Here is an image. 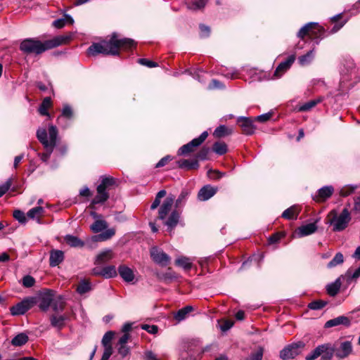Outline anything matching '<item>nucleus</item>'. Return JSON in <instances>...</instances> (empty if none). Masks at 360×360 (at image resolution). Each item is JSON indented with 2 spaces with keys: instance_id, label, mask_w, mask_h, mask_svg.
<instances>
[{
  "instance_id": "de8ad7c7",
  "label": "nucleus",
  "mask_w": 360,
  "mask_h": 360,
  "mask_svg": "<svg viewBox=\"0 0 360 360\" xmlns=\"http://www.w3.org/2000/svg\"><path fill=\"white\" fill-rule=\"evenodd\" d=\"M115 180L114 178L110 176H105L102 178L101 182L99 185L105 190L108 191L111 188L112 186L115 185Z\"/></svg>"
},
{
  "instance_id": "5701e85b",
  "label": "nucleus",
  "mask_w": 360,
  "mask_h": 360,
  "mask_svg": "<svg viewBox=\"0 0 360 360\" xmlns=\"http://www.w3.org/2000/svg\"><path fill=\"white\" fill-rule=\"evenodd\" d=\"M109 198L108 191L103 188L100 185L97 187V195L93 199V204H99L105 202Z\"/></svg>"
},
{
  "instance_id": "58836bf2",
  "label": "nucleus",
  "mask_w": 360,
  "mask_h": 360,
  "mask_svg": "<svg viewBox=\"0 0 360 360\" xmlns=\"http://www.w3.org/2000/svg\"><path fill=\"white\" fill-rule=\"evenodd\" d=\"M28 341V337L25 333H20L12 339L11 343L14 346L20 347Z\"/></svg>"
},
{
  "instance_id": "9d476101",
  "label": "nucleus",
  "mask_w": 360,
  "mask_h": 360,
  "mask_svg": "<svg viewBox=\"0 0 360 360\" xmlns=\"http://www.w3.org/2000/svg\"><path fill=\"white\" fill-rule=\"evenodd\" d=\"M237 123L240 127L243 133L246 135L254 134L256 129L253 121L249 117H239L237 119Z\"/></svg>"
},
{
  "instance_id": "338daca9",
  "label": "nucleus",
  "mask_w": 360,
  "mask_h": 360,
  "mask_svg": "<svg viewBox=\"0 0 360 360\" xmlns=\"http://www.w3.org/2000/svg\"><path fill=\"white\" fill-rule=\"evenodd\" d=\"M271 116H272L271 112H267V113H264V114L260 115L259 116H257L255 118V120L260 122H265L268 121L271 117Z\"/></svg>"
},
{
  "instance_id": "8fccbe9b",
  "label": "nucleus",
  "mask_w": 360,
  "mask_h": 360,
  "mask_svg": "<svg viewBox=\"0 0 360 360\" xmlns=\"http://www.w3.org/2000/svg\"><path fill=\"white\" fill-rule=\"evenodd\" d=\"M52 308L55 311H62L65 307V302L63 299L59 296L56 299L53 298V301L51 304Z\"/></svg>"
},
{
  "instance_id": "5fc2aeb1",
  "label": "nucleus",
  "mask_w": 360,
  "mask_h": 360,
  "mask_svg": "<svg viewBox=\"0 0 360 360\" xmlns=\"http://www.w3.org/2000/svg\"><path fill=\"white\" fill-rule=\"evenodd\" d=\"M326 304V302H325L322 300H317V301H314V302L309 303L308 307L311 309L318 310V309H321L323 307H324Z\"/></svg>"
},
{
  "instance_id": "a18cd8bd",
  "label": "nucleus",
  "mask_w": 360,
  "mask_h": 360,
  "mask_svg": "<svg viewBox=\"0 0 360 360\" xmlns=\"http://www.w3.org/2000/svg\"><path fill=\"white\" fill-rule=\"evenodd\" d=\"M314 57V50L309 51L307 54L303 55L298 58L299 63L301 65L309 64Z\"/></svg>"
},
{
  "instance_id": "864d4df0",
  "label": "nucleus",
  "mask_w": 360,
  "mask_h": 360,
  "mask_svg": "<svg viewBox=\"0 0 360 360\" xmlns=\"http://www.w3.org/2000/svg\"><path fill=\"white\" fill-rule=\"evenodd\" d=\"M115 333L112 331H108L105 333L102 339V345L104 347H112L110 342L114 337Z\"/></svg>"
},
{
  "instance_id": "f257e3e1",
  "label": "nucleus",
  "mask_w": 360,
  "mask_h": 360,
  "mask_svg": "<svg viewBox=\"0 0 360 360\" xmlns=\"http://www.w3.org/2000/svg\"><path fill=\"white\" fill-rule=\"evenodd\" d=\"M136 43L129 38L119 39L116 33H113L110 39L103 40L99 43H94L87 50L91 56H96L98 53L104 55H118L120 49L124 51H129L135 47Z\"/></svg>"
},
{
  "instance_id": "72a5a7b5",
  "label": "nucleus",
  "mask_w": 360,
  "mask_h": 360,
  "mask_svg": "<svg viewBox=\"0 0 360 360\" xmlns=\"http://www.w3.org/2000/svg\"><path fill=\"white\" fill-rule=\"evenodd\" d=\"M115 234L114 229H106L103 233L94 236L96 241H105L111 238Z\"/></svg>"
},
{
  "instance_id": "69168bd1",
  "label": "nucleus",
  "mask_w": 360,
  "mask_h": 360,
  "mask_svg": "<svg viewBox=\"0 0 360 360\" xmlns=\"http://www.w3.org/2000/svg\"><path fill=\"white\" fill-rule=\"evenodd\" d=\"M283 236L284 234L282 233H276L269 238V243L271 244L276 243L278 242Z\"/></svg>"
},
{
  "instance_id": "f704fd0d",
  "label": "nucleus",
  "mask_w": 360,
  "mask_h": 360,
  "mask_svg": "<svg viewBox=\"0 0 360 360\" xmlns=\"http://www.w3.org/2000/svg\"><path fill=\"white\" fill-rule=\"evenodd\" d=\"M189 191L186 189H183L178 198L176 200V202H175V206L176 207L179 208V207H183L185 204H186V202L189 196Z\"/></svg>"
},
{
  "instance_id": "09e8293b",
  "label": "nucleus",
  "mask_w": 360,
  "mask_h": 360,
  "mask_svg": "<svg viewBox=\"0 0 360 360\" xmlns=\"http://www.w3.org/2000/svg\"><path fill=\"white\" fill-rule=\"evenodd\" d=\"M73 116V112L71 108V107L69 105H64L61 115L58 118V122L60 123L61 119L63 117L67 118V119H71Z\"/></svg>"
},
{
  "instance_id": "1a4fd4ad",
  "label": "nucleus",
  "mask_w": 360,
  "mask_h": 360,
  "mask_svg": "<svg viewBox=\"0 0 360 360\" xmlns=\"http://www.w3.org/2000/svg\"><path fill=\"white\" fill-rule=\"evenodd\" d=\"M35 304L34 298H27L11 308V313L13 316L22 315L26 313Z\"/></svg>"
},
{
  "instance_id": "680f3d73",
  "label": "nucleus",
  "mask_w": 360,
  "mask_h": 360,
  "mask_svg": "<svg viewBox=\"0 0 360 360\" xmlns=\"http://www.w3.org/2000/svg\"><path fill=\"white\" fill-rule=\"evenodd\" d=\"M334 353V349L332 348L331 345H328V349H327L323 354L321 355V360H330L333 354Z\"/></svg>"
},
{
  "instance_id": "bb28decb",
  "label": "nucleus",
  "mask_w": 360,
  "mask_h": 360,
  "mask_svg": "<svg viewBox=\"0 0 360 360\" xmlns=\"http://www.w3.org/2000/svg\"><path fill=\"white\" fill-rule=\"evenodd\" d=\"M113 257L112 251L110 249L105 250L99 253L96 259V264H101L110 261Z\"/></svg>"
},
{
  "instance_id": "0e129e2a",
  "label": "nucleus",
  "mask_w": 360,
  "mask_h": 360,
  "mask_svg": "<svg viewBox=\"0 0 360 360\" xmlns=\"http://www.w3.org/2000/svg\"><path fill=\"white\" fill-rule=\"evenodd\" d=\"M173 160V158L171 155H166L162 158L155 165V167H162L166 165L169 162Z\"/></svg>"
},
{
  "instance_id": "052dcab7",
  "label": "nucleus",
  "mask_w": 360,
  "mask_h": 360,
  "mask_svg": "<svg viewBox=\"0 0 360 360\" xmlns=\"http://www.w3.org/2000/svg\"><path fill=\"white\" fill-rule=\"evenodd\" d=\"M13 217L20 223H25L27 220L25 213L20 210H15Z\"/></svg>"
},
{
  "instance_id": "9b49d317",
  "label": "nucleus",
  "mask_w": 360,
  "mask_h": 360,
  "mask_svg": "<svg viewBox=\"0 0 360 360\" xmlns=\"http://www.w3.org/2000/svg\"><path fill=\"white\" fill-rule=\"evenodd\" d=\"M54 294L53 291L50 290H46L42 293H41L39 296V308L43 311H46L51 305L52 302L53 301Z\"/></svg>"
},
{
  "instance_id": "c03bdc74",
  "label": "nucleus",
  "mask_w": 360,
  "mask_h": 360,
  "mask_svg": "<svg viewBox=\"0 0 360 360\" xmlns=\"http://www.w3.org/2000/svg\"><path fill=\"white\" fill-rule=\"evenodd\" d=\"M357 188L356 185H345L340 188L339 194L342 197H347L353 193Z\"/></svg>"
},
{
  "instance_id": "c85d7f7f",
  "label": "nucleus",
  "mask_w": 360,
  "mask_h": 360,
  "mask_svg": "<svg viewBox=\"0 0 360 360\" xmlns=\"http://www.w3.org/2000/svg\"><path fill=\"white\" fill-rule=\"evenodd\" d=\"M323 97H319L316 99L311 100L303 105H300L298 108V110L300 112L309 111L314 107H315L317 104L320 103L323 101Z\"/></svg>"
},
{
  "instance_id": "4468645a",
  "label": "nucleus",
  "mask_w": 360,
  "mask_h": 360,
  "mask_svg": "<svg viewBox=\"0 0 360 360\" xmlns=\"http://www.w3.org/2000/svg\"><path fill=\"white\" fill-rule=\"evenodd\" d=\"M334 192V188L332 186H326L318 190L317 194L314 197L316 202H324L328 199Z\"/></svg>"
},
{
  "instance_id": "2eb2a0df",
  "label": "nucleus",
  "mask_w": 360,
  "mask_h": 360,
  "mask_svg": "<svg viewBox=\"0 0 360 360\" xmlns=\"http://www.w3.org/2000/svg\"><path fill=\"white\" fill-rule=\"evenodd\" d=\"M118 273L121 278L127 283H133L135 278L134 270L126 265L118 267Z\"/></svg>"
},
{
  "instance_id": "6e6d98bb",
  "label": "nucleus",
  "mask_w": 360,
  "mask_h": 360,
  "mask_svg": "<svg viewBox=\"0 0 360 360\" xmlns=\"http://www.w3.org/2000/svg\"><path fill=\"white\" fill-rule=\"evenodd\" d=\"M263 356V349L259 348L257 351L252 353L245 360H262Z\"/></svg>"
},
{
  "instance_id": "13d9d810",
  "label": "nucleus",
  "mask_w": 360,
  "mask_h": 360,
  "mask_svg": "<svg viewBox=\"0 0 360 360\" xmlns=\"http://www.w3.org/2000/svg\"><path fill=\"white\" fill-rule=\"evenodd\" d=\"M177 276L174 272H173L170 269H168V271L162 274V278L166 281L169 282L176 278Z\"/></svg>"
},
{
  "instance_id": "774afa93",
  "label": "nucleus",
  "mask_w": 360,
  "mask_h": 360,
  "mask_svg": "<svg viewBox=\"0 0 360 360\" xmlns=\"http://www.w3.org/2000/svg\"><path fill=\"white\" fill-rule=\"evenodd\" d=\"M112 354V347H104V352L101 357V360H108Z\"/></svg>"
},
{
  "instance_id": "20e7f679",
  "label": "nucleus",
  "mask_w": 360,
  "mask_h": 360,
  "mask_svg": "<svg viewBox=\"0 0 360 360\" xmlns=\"http://www.w3.org/2000/svg\"><path fill=\"white\" fill-rule=\"evenodd\" d=\"M328 224L333 226V231H342L349 225L352 217L347 208H344L340 213L335 210H331L327 216Z\"/></svg>"
},
{
  "instance_id": "393cba45",
  "label": "nucleus",
  "mask_w": 360,
  "mask_h": 360,
  "mask_svg": "<svg viewBox=\"0 0 360 360\" xmlns=\"http://www.w3.org/2000/svg\"><path fill=\"white\" fill-rule=\"evenodd\" d=\"M179 220V214L176 210L172 212L167 220L165 221V225L167 226V230L172 232L174 228L177 225Z\"/></svg>"
},
{
  "instance_id": "f3484780",
  "label": "nucleus",
  "mask_w": 360,
  "mask_h": 360,
  "mask_svg": "<svg viewBox=\"0 0 360 360\" xmlns=\"http://www.w3.org/2000/svg\"><path fill=\"white\" fill-rule=\"evenodd\" d=\"M317 230V226L315 223H310L299 227L295 234L298 238L309 236L314 233Z\"/></svg>"
},
{
  "instance_id": "c756f323",
  "label": "nucleus",
  "mask_w": 360,
  "mask_h": 360,
  "mask_svg": "<svg viewBox=\"0 0 360 360\" xmlns=\"http://www.w3.org/2000/svg\"><path fill=\"white\" fill-rule=\"evenodd\" d=\"M65 240L68 245L73 248H82L84 245V243L79 238L72 235L66 236Z\"/></svg>"
},
{
  "instance_id": "7c9ffc66",
  "label": "nucleus",
  "mask_w": 360,
  "mask_h": 360,
  "mask_svg": "<svg viewBox=\"0 0 360 360\" xmlns=\"http://www.w3.org/2000/svg\"><path fill=\"white\" fill-rule=\"evenodd\" d=\"M108 227V224L105 220L103 219H96L94 224H92L90 226L91 230L94 233H99Z\"/></svg>"
},
{
  "instance_id": "4c0bfd02",
  "label": "nucleus",
  "mask_w": 360,
  "mask_h": 360,
  "mask_svg": "<svg viewBox=\"0 0 360 360\" xmlns=\"http://www.w3.org/2000/svg\"><path fill=\"white\" fill-rule=\"evenodd\" d=\"M44 208L41 206L35 207L30 210L27 213V216L30 219H39L44 213Z\"/></svg>"
},
{
  "instance_id": "b1692460",
  "label": "nucleus",
  "mask_w": 360,
  "mask_h": 360,
  "mask_svg": "<svg viewBox=\"0 0 360 360\" xmlns=\"http://www.w3.org/2000/svg\"><path fill=\"white\" fill-rule=\"evenodd\" d=\"M176 165L179 168L187 170L197 169L199 167V163L197 160H180L176 162Z\"/></svg>"
},
{
  "instance_id": "7ed1b4c3",
  "label": "nucleus",
  "mask_w": 360,
  "mask_h": 360,
  "mask_svg": "<svg viewBox=\"0 0 360 360\" xmlns=\"http://www.w3.org/2000/svg\"><path fill=\"white\" fill-rule=\"evenodd\" d=\"M58 130L55 126L51 125L49 127V134L45 129H39L37 131V137L44 146L46 153L40 155L43 162H46L56 145Z\"/></svg>"
},
{
  "instance_id": "412c9836",
  "label": "nucleus",
  "mask_w": 360,
  "mask_h": 360,
  "mask_svg": "<svg viewBox=\"0 0 360 360\" xmlns=\"http://www.w3.org/2000/svg\"><path fill=\"white\" fill-rule=\"evenodd\" d=\"M349 324L350 321L347 317L340 316L326 321L325 323V328H332L340 325L348 326Z\"/></svg>"
},
{
  "instance_id": "0eeeda50",
  "label": "nucleus",
  "mask_w": 360,
  "mask_h": 360,
  "mask_svg": "<svg viewBox=\"0 0 360 360\" xmlns=\"http://www.w3.org/2000/svg\"><path fill=\"white\" fill-rule=\"evenodd\" d=\"M208 133L207 131L202 132L199 137L193 139L189 143L182 146L178 150L179 155H185L195 150V148L198 147L207 137Z\"/></svg>"
},
{
  "instance_id": "e433bc0d",
  "label": "nucleus",
  "mask_w": 360,
  "mask_h": 360,
  "mask_svg": "<svg viewBox=\"0 0 360 360\" xmlns=\"http://www.w3.org/2000/svg\"><path fill=\"white\" fill-rule=\"evenodd\" d=\"M117 270L115 266L110 265L102 269L101 276L105 278H114L117 276Z\"/></svg>"
},
{
  "instance_id": "e2e57ef3",
  "label": "nucleus",
  "mask_w": 360,
  "mask_h": 360,
  "mask_svg": "<svg viewBox=\"0 0 360 360\" xmlns=\"http://www.w3.org/2000/svg\"><path fill=\"white\" fill-rule=\"evenodd\" d=\"M210 152V148L203 147L197 154L196 158L199 160H204L207 159V155Z\"/></svg>"
},
{
  "instance_id": "4be33fe9",
  "label": "nucleus",
  "mask_w": 360,
  "mask_h": 360,
  "mask_svg": "<svg viewBox=\"0 0 360 360\" xmlns=\"http://www.w3.org/2000/svg\"><path fill=\"white\" fill-rule=\"evenodd\" d=\"M344 278H345V285L347 287L351 284L352 282H356V280L360 277V266L353 271L349 269L345 274H343Z\"/></svg>"
},
{
  "instance_id": "c9c22d12",
  "label": "nucleus",
  "mask_w": 360,
  "mask_h": 360,
  "mask_svg": "<svg viewBox=\"0 0 360 360\" xmlns=\"http://www.w3.org/2000/svg\"><path fill=\"white\" fill-rule=\"evenodd\" d=\"M298 210L296 206H292L287 210H285L283 214L282 217L287 219H296L298 216Z\"/></svg>"
},
{
  "instance_id": "37998d69",
  "label": "nucleus",
  "mask_w": 360,
  "mask_h": 360,
  "mask_svg": "<svg viewBox=\"0 0 360 360\" xmlns=\"http://www.w3.org/2000/svg\"><path fill=\"white\" fill-rule=\"evenodd\" d=\"M344 262V256L341 252L335 254L333 259L327 264V268L332 269L338 265L342 264Z\"/></svg>"
},
{
  "instance_id": "cd10ccee",
  "label": "nucleus",
  "mask_w": 360,
  "mask_h": 360,
  "mask_svg": "<svg viewBox=\"0 0 360 360\" xmlns=\"http://www.w3.org/2000/svg\"><path fill=\"white\" fill-rule=\"evenodd\" d=\"M73 23V18L70 15H65L63 18L54 20L53 26L56 28H62L67 24L72 25Z\"/></svg>"
},
{
  "instance_id": "49530a36",
  "label": "nucleus",
  "mask_w": 360,
  "mask_h": 360,
  "mask_svg": "<svg viewBox=\"0 0 360 360\" xmlns=\"http://www.w3.org/2000/svg\"><path fill=\"white\" fill-rule=\"evenodd\" d=\"M212 150L218 155H224L227 152V146L224 142H216L214 143Z\"/></svg>"
},
{
  "instance_id": "4d7b16f0",
  "label": "nucleus",
  "mask_w": 360,
  "mask_h": 360,
  "mask_svg": "<svg viewBox=\"0 0 360 360\" xmlns=\"http://www.w3.org/2000/svg\"><path fill=\"white\" fill-rule=\"evenodd\" d=\"M11 184L12 180L11 179H8L4 184L0 185V198L9 190Z\"/></svg>"
},
{
  "instance_id": "6ab92c4d",
  "label": "nucleus",
  "mask_w": 360,
  "mask_h": 360,
  "mask_svg": "<svg viewBox=\"0 0 360 360\" xmlns=\"http://www.w3.org/2000/svg\"><path fill=\"white\" fill-rule=\"evenodd\" d=\"M352 351V343L349 341H345L341 342L340 347L335 350V355L342 359L347 356Z\"/></svg>"
},
{
  "instance_id": "ddd939ff",
  "label": "nucleus",
  "mask_w": 360,
  "mask_h": 360,
  "mask_svg": "<svg viewBox=\"0 0 360 360\" xmlns=\"http://www.w3.org/2000/svg\"><path fill=\"white\" fill-rule=\"evenodd\" d=\"M295 60V55H291L285 61L281 63L274 72V77H281L291 67Z\"/></svg>"
},
{
  "instance_id": "79ce46f5",
  "label": "nucleus",
  "mask_w": 360,
  "mask_h": 360,
  "mask_svg": "<svg viewBox=\"0 0 360 360\" xmlns=\"http://www.w3.org/2000/svg\"><path fill=\"white\" fill-rule=\"evenodd\" d=\"M67 317L65 316H52L51 317V323L53 327L61 328L65 324Z\"/></svg>"
},
{
  "instance_id": "603ef678",
  "label": "nucleus",
  "mask_w": 360,
  "mask_h": 360,
  "mask_svg": "<svg viewBox=\"0 0 360 360\" xmlns=\"http://www.w3.org/2000/svg\"><path fill=\"white\" fill-rule=\"evenodd\" d=\"M167 193L165 190H161L157 194H156V196H155V198L154 200V201L153 202L151 206H150V209L151 210H155L156 209L160 204V202H161V199L162 198H164L165 195H166Z\"/></svg>"
},
{
  "instance_id": "a19ab883",
  "label": "nucleus",
  "mask_w": 360,
  "mask_h": 360,
  "mask_svg": "<svg viewBox=\"0 0 360 360\" xmlns=\"http://www.w3.org/2000/svg\"><path fill=\"white\" fill-rule=\"evenodd\" d=\"M186 3L188 8L197 10L205 6L206 0H186Z\"/></svg>"
},
{
  "instance_id": "ea45409f",
  "label": "nucleus",
  "mask_w": 360,
  "mask_h": 360,
  "mask_svg": "<svg viewBox=\"0 0 360 360\" xmlns=\"http://www.w3.org/2000/svg\"><path fill=\"white\" fill-rule=\"evenodd\" d=\"M51 105V99L50 97L44 98L39 108V112L41 115H49L48 109Z\"/></svg>"
},
{
  "instance_id": "2f4dec72",
  "label": "nucleus",
  "mask_w": 360,
  "mask_h": 360,
  "mask_svg": "<svg viewBox=\"0 0 360 360\" xmlns=\"http://www.w3.org/2000/svg\"><path fill=\"white\" fill-rule=\"evenodd\" d=\"M232 131V129L225 125H220L215 129L213 134L217 138H221L231 134Z\"/></svg>"
},
{
  "instance_id": "a211bd4d",
  "label": "nucleus",
  "mask_w": 360,
  "mask_h": 360,
  "mask_svg": "<svg viewBox=\"0 0 360 360\" xmlns=\"http://www.w3.org/2000/svg\"><path fill=\"white\" fill-rule=\"evenodd\" d=\"M342 282L345 283V278H344L343 275H341L334 282L327 285L326 290L328 294L333 297L336 295L340 290Z\"/></svg>"
},
{
  "instance_id": "473e14b6",
  "label": "nucleus",
  "mask_w": 360,
  "mask_h": 360,
  "mask_svg": "<svg viewBox=\"0 0 360 360\" xmlns=\"http://www.w3.org/2000/svg\"><path fill=\"white\" fill-rule=\"evenodd\" d=\"M175 264L185 270H189L192 266V260L186 257H180L175 260Z\"/></svg>"
},
{
  "instance_id": "423d86ee",
  "label": "nucleus",
  "mask_w": 360,
  "mask_h": 360,
  "mask_svg": "<svg viewBox=\"0 0 360 360\" xmlns=\"http://www.w3.org/2000/svg\"><path fill=\"white\" fill-rule=\"evenodd\" d=\"M304 344L301 342H294L285 347L280 352V357L283 360H288L295 358L304 347Z\"/></svg>"
},
{
  "instance_id": "dca6fc26",
  "label": "nucleus",
  "mask_w": 360,
  "mask_h": 360,
  "mask_svg": "<svg viewBox=\"0 0 360 360\" xmlns=\"http://www.w3.org/2000/svg\"><path fill=\"white\" fill-rule=\"evenodd\" d=\"M217 188L210 185L203 186L198 192V198L200 201H205L211 198L217 193Z\"/></svg>"
},
{
  "instance_id": "f03ea898",
  "label": "nucleus",
  "mask_w": 360,
  "mask_h": 360,
  "mask_svg": "<svg viewBox=\"0 0 360 360\" xmlns=\"http://www.w3.org/2000/svg\"><path fill=\"white\" fill-rule=\"evenodd\" d=\"M72 34L57 36L55 38L41 42V41L28 38L22 40L20 44V50L26 54H41L43 52L68 43L72 39Z\"/></svg>"
},
{
  "instance_id": "39448f33",
  "label": "nucleus",
  "mask_w": 360,
  "mask_h": 360,
  "mask_svg": "<svg viewBox=\"0 0 360 360\" xmlns=\"http://www.w3.org/2000/svg\"><path fill=\"white\" fill-rule=\"evenodd\" d=\"M323 33V28L317 22H309L300 30L297 36L302 39L306 36H308L311 39H318L322 38Z\"/></svg>"
},
{
  "instance_id": "6e6552de",
  "label": "nucleus",
  "mask_w": 360,
  "mask_h": 360,
  "mask_svg": "<svg viewBox=\"0 0 360 360\" xmlns=\"http://www.w3.org/2000/svg\"><path fill=\"white\" fill-rule=\"evenodd\" d=\"M150 253L152 259L162 266H166L170 262V257L157 247H153Z\"/></svg>"
},
{
  "instance_id": "bf43d9fd",
  "label": "nucleus",
  "mask_w": 360,
  "mask_h": 360,
  "mask_svg": "<svg viewBox=\"0 0 360 360\" xmlns=\"http://www.w3.org/2000/svg\"><path fill=\"white\" fill-rule=\"evenodd\" d=\"M22 285L25 288H31L34 285L35 280L31 276H25L22 278Z\"/></svg>"
},
{
  "instance_id": "aec40b11",
  "label": "nucleus",
  "mask_w": 360,
  "mask_h": 360,
  "mask_svg": "<svg viewBox=\"0 0 360 360\" xmlns=\"http://www.w3.org/2000/svg\"><path fill=\"white\" fill-rule=\"evenodd\" d=\"M64 260V252L60 250H51L50 252L49 264L56 266Z\"/></svg>"
},
{
  "instance_id": "3c124183",
  "label": "nucleus",
  "mask_w": 360,
  "mask_h": 360,
  "mask_svg": "<svg viewBox=\"0 0 360 360\" xmlns=\"http://www.w3.org/2000/svg\"><path fill=\"white\" fill-rule=\"evenodd\" d=\"M91 289V284L89 282L83 281L79 283L77 288V291L79 294L83 295Z\"/></svg>"
},
{
  "instance_id": "f8f14e48",
  "label": "nucleus",
  "mask_w": 360,
  "mask_h": 360,
  "mask_svg": "<svg viewBox=\"0 0 360 360\" xmlns=\"http://www.w3.org/2000/svg\"><path fill=\"white\" fill-rule=\"evenodd\" d=\"M174 201V197L171 195L166 198L162 204L160 205L158 211V219L164 220L169 212L171 210Z\"/></svg>"
},
{
  "instance_id": "a878e982",
  "label": "nucleus",
  "mask_w": 360,
  "mask_h": 360,
  "mask_svg": "<svg viewBox=\"0 0 360 360\" xmlns=\"http://www.w3.org/2000/svg\"><path fill=\"white\" fill-rule=\"evenodd\" d=\"M193 310L192 306H186L180 309L178 311L174 314V318L177 323H179L186 319L188 314Z\"/></svg>"
}]
</instances>
